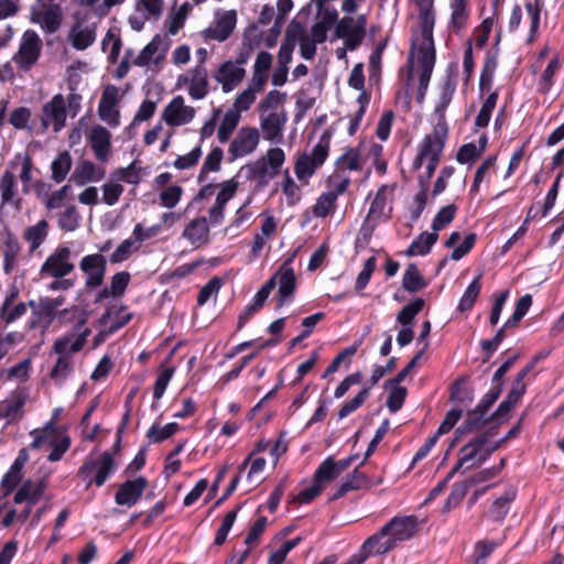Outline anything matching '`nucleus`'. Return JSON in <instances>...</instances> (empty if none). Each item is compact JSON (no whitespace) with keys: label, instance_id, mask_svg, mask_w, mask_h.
Returning a JSON list of instances; mask_svg holds the SVG:
<instances>
[{"label":"nucleus","instance_id":"1","mask_svg":"<svg viewBox=\"0 0 564 564\" xmlns=\"http://www.w3.org/2000/svg\"><path fill=\"white\" fill-rule=\"evenodd\" d=\"M412 44L409 56V79L419 80L417 97L423 98L435 65L433 29L434 0H412Z\"/></svg>","mask_w":564,"mask_h":564},{"label":"nucleus","instance_id":"2","mask_svg":"<svg viewBox=\"0 0 564 564\" xmlns=\"http://www.w3.org/2000/svg\"><path fill=\"white\" fill-rule=\"evenodd\" d=\"M448 128L446 122H435L433 131L426 134L419 144L417 154L413 161V167L419 170L426 169L429 176L433 174L443 152L447 139Z\"/></svg>","mask_w":564,"mask_h":564},{"label":"nucleus","instance_id":"3","mask_svg":"<svg viewBox=\"0 0 564 564\" xmlns=\"http://www.w3.org/2000/svg\"><path fill=\"white\" fill-rule=\"evenodd\" d=\"M31 436L33 437L32 448L51 451L47 456L50 462H58L70 446L67 432L59 426H54V423H46L42 429L32 431Z\"/></svg>","mask_w":564,"mask_h":564},{"label":"nucleus","instance_id":"4","mask_svg":"<svg viewBox=\"0 0 564 564\" xmlns=\"http://www.w3.org/2000/svg\"><path fill=\"white\" fill-rule=\"evenodd\" d=\"M393 186L381 185L370 202L369 210L360 227L359 234L365 240H369L375 229L387 221L392 212Z\"/></svg>","mask_w":564,"mask_h":564},{"label":"nucleus","instance_id":"5","mask_svg":"<svg viewBox=\"0 0 564 564\" xmlns=\"http://www.w3.org/2000/svg\"><path fill=\"white\" fill-rule=\"evenodd\" d=\"M332 134L323 132L311 153L300 155L294 164V173L299 181L308 183L310 178L324 164L330 148Z\"/></svg>","mask_w":564,"mask_h":564},{"label":"nucleus","instance_id":"6","mask_svg":"<svg viewBox=\"0 0 564 564\" xmlns=\"http://www.w3.org/2000/svg\"><path fill=\"white\" fill-rule=\"evenodd\" d=\"M115 470L113 455L109 452H104L98 455H89L79 467L77 475L87 482V487L91 484L101 487Z\"/></svg>","mask_w":564,"mask_h":564},{"label":"nucleus","instance_id":"7","mask_svg":"<svg viewBox=\"0 0 564 564\" xmlns=\"http://www.w3.org/2000/svg\"><path fill=\"white\" fill-rule=\"evenodd\" d=\"M91 12L77 11L74 13V23L70 26L67 41L76 51H85L90 47L97 39L98 22L90 21Z\"/></svg>","mask_w":564,"mask_h":564},{"label":"nucleus","instance_id":"8","mask_svg":"<svg viewBox=\"0 0 564 564\" xmlns=\"http://www.w3.org/2000/svg\"><path fill=\"white\" fill-rule=\"evenodd\" d=\"M75 269L70 248L63 243L57 246L42 263L39 276L41 280L48 278H66Z\"/></svg>","mask_w":564,"mask_h":564},{"label":"nucleus","instance_id":"9","mask_svg":"<svg viewBox=\"0 0 564 564\" xmlns=\"http://www.w3.org/2000/svg\"><path fill=\"white\" fill-rule=\"evenodd\" d=\"M487 443V437L482 435L462 447L458 460L452 470L454 473L458 470L465 473L481 465L496 448Z\"/></svg>","mask_w":564,"mask_h":564},{"label":"nucleus","instance_id":"10","mask_svg":"<svg viewBox=\"0 0 564 564\" xmlns=\"http://www.w3.org/2000/svg\"><path fill=\"white\" fill-rule=\"evenodd\" d=\"M175 88L185 90L193 100L204 99L209 93L208 72L205 65H195L178 75Z\"/></svg>","mask_w":564,"mask_h":564},{"label":"nucleus","instance_id":"11","mask_svg":"<svg viewBox=\"0 0 564 564\" xmlns=\"http://www.w3.org/2000/svg\"><path fill=\"white\" fill-rule=\"evenodd\" d=\"M261 140L260 131L253 126H242L231 138L227 153L230 162L251 155Z\"/></svg>","mask_w":564,"mask_h":564},{"label":"nucleus","instance_id":"12","mask_svg":"<svg viewBox=\"0 0 564 564\" xmlns=\"http://www.w3.org/2000/svg\"><path fill=\"white\" fill-rule=\"evenodd\" d=\"M31 21L39 24L45 33H55L63 21V9L59 4L39 0L31 8Z\"/></svg>","mask_w":564,"mask_h":564},{"label":"nucleus","instance_id":"13","mask_svg":"<svg viewBox=\"0 0 564 564\" xmlns=\"http://www.w3.org/2000/svg\"><path fill=\"white\" fill-rule=\"evenodd\" d=\"M248 56L240 54L236 61H226L217 68L214 74L215 80L221 85L225 94L232 91L245 78L246 70L242 65Z\"/></svg>","mask_w":564,"mask_h":564},{"label":"nucleus","instance_id":"14","mask_svg":"<svg viewBox=\"0 0 564 564\" xmlns=\"http://www.w3.org/2000/svg\"><path fill=\"white\" fill-rule=\"evenodd\" d=\"M121 97L119 89L113 85L106 86L100 97L97 113L109 128L116 129L120 126L119 102Z\"/></svg>","mask_w":564,"mask_h":564},{"label":"nucleus","instance_id":"15","mask_svg":"<svg viewBox=\"0 0 564 564\" xmlns=\"http://www.w3.org/2000/svg\"><path fill=\"white\" fill-rule=\"evenodd\" d=\"M42 51V41L33 30H26L20 41L19 51L13 61L23 70L30 69L39 59Z\"/></svg>","mask_w":564,"mask_h":564},{"label":"nucleus","instance_id":"16","mask_svg":"<svg viewBox=\"0 0 564 564\" xmlns=\"http://www.w3.org/2000/svg\"><path fill=\"white\" fill-rule=\"evenodd\" d=\"M167 45L160 35H155L133 59V65L151 72H159L165 61Z\"/></svg>","mask_w":564,"mask_h":564},{"label":"nucleus","instance_id":"17","mask_svg":"<svg viewBox=\"0 0 564 564\" xmlns=\"http://www.w3.org/2000/svg\"><path fill=\"white\" fill-rule=\"evenodd\" d=\"M236 24L237 13L235 10H218L215 12L210 25L202 31V36L208 41L224 42L231 35Z\"/></svg>","mask_w":564,"mask_h":564},{"label":"nucleus","instance_id":"18","mask_svg":"<svg viewBox=\"0 0 564 564\" xmlns=\"http://www.w3.org/2000/svg\"><path fill=\"white\" fill-rule=\"evenodd\" d=\"M86 142L89 145L95 159L106 164L111 156V132L101 124H93L86 131Z\"/></svg>","mask_w":564,"mask_h":564},{"label":"nucleus","instance_id":"19","mask_svg":"<svg viewBox=\"0 0 564 564\" xmlns=\"http://www.w3.org/2000/svg\"><path fill=\"white\" fill-rule=\"evenodd\" d=\"M269 281H273V289L278 285L279 307L292 302L296 290V276L290 261L283 262Z\"/></svg>","mask_w":564,"mask_h":564},{"label":"nucleus","instance_id":"20","mask_svg":"<svg viewBox=\"0 0 564 564\" xmlns=\"http://www.w3.org/2000/svg\"><path fill=\"white\" fill-rule=\"evenodd\" d=\"M194 107L186 105L183 96H175L164 108L162 120L170 127L188 124L195 118Z\"/></svg>","mask_w":564,"mask_h":564},{"label":"nucleus","instance_id":"21","mask_svg":"<svg viewBox=\"0 0 564 564\" xmlns=\"http://www.w3.org/2000/svg\"><path fill=\"white\" fill-rule=\"evenodd\" d=\"M79 269L85 274L87 288H99L105 280L107 259L101 253H93L82 258Z\"/></svg>","mask_w":564,"mask_h":564},{"label":"nucleus","instance_id":"22","mask_svg":"<svg viewBox=\"0 0 564 564\" xmlns=\"http://www.w3.org/2000/svg\"><path fill=\"white\" fill-rule=\"evenodd\" d=\"M66 100L62 94L44 104L42 109V124L45 128L51 127L55 132L61 131L66 123Z\"/></svg>","mask_w":564,"mask_h":564},{"label":"nucleus","instance_id":"23","mask_svg":"<svg viewBox=\"0 0 564 564\" xmlns=\"http://www.w3.org/2000/svg\"><path fill=\"white\" fill-rule=\"evenodd\" d=\"M288 120V112H279V115L273 116H259V131L263 140L273 144L281 143Z\"/></svg>","mask_w":564,"mask_h":564},{"label":"nucleus","instance_id":"24","mask_svg":"<svg viewBox=\"0 0 564 564\" xmlns=\"http://www.w3.org/2000/svg\"><path fill=\"white\" fill-rule=\"evenodd\" d=\"M89 335L90 329L82 325L77 332H72L56 338L53 349L57 355L72 357L73 354H76L84 348Z\"/></svg>","mask_w":564,"mask_h":564},{"label":"nucleus","instance_id":"25","mask_svg":"<svg viewBox=\"0 0 564 564\" xmlns=\"http://www.w3.org/2000/svg\"><path fill=\"white\" fill-rule=\"evenodd\" d=\"M105 175L106 169L101 163L96 164L91 160L85 159L76 164L69 181L76 186H84L89 183L100 182Z\"/></svg>","mask_w":564,"mask_h":564},{"label":"nucleus","instance_id":"26","mask_svg":"<svg viewBox=\"0 0 564 564\" xmlns=\"http://www.w3.org/2000/svg\"><path fill=\"white\" fill-rule=\"evenodd\" d=\"M317 21L312 25L306 36L315 42L324 43L328 31L334 26L338 19V12L334 7H316Z\"/></svg>","mask_w":564,"mask_h":564},{"label":"nucleus","instance_id":"27","mask_svg":"<svg viewBox=\"0 0 564 564\" xmlns=\"http://www.w3.org/2000/svg\"><path fill=\"white\" fill-rule=\"evenodd\" d=\"M417 519L413 516L393 518L384 525V531H388L395 546L409 539H411L417 531Z\"/></svg>","mask_w":564,"mask_h":564},{"label":"nucleus","instance_id":"28","mask_svg":"<svg viewBox=\"0 0 564 564\" xmlns=\"http://www.w3.org/2000/svg\"><path fill=\"white\" fill-rule=\"evenodd\" d=\"M148 486L144 477L140 476L131 480L124 481L118 489L115 500L119 506H134Z\"/></svg>","mask_w":564,"mask_h":564},{"label":"nucleus","instance_id":"29","mask_svg":"<svg viewBox=\"0 0 564 564\" xmlns=\"http://www.w3.org/2000/svg\"><path fill=\"white\" fill-rule=\"evenodd\" d=\"M47 484L44 479L26 480L15 492L13 501L15 505L24 503V507H32L42 498Z\"/></svg>","mask_w":564,"mask_h":564},{"label":"nucleus","instance_id":"30","mask_svg":"<svg viewBox=\"0 0 564 564\" xmlns=\"http://www.w3.org/2000/svg\"><path fill=\"white\" fill-rule=\"evenodd\" d=\"M286 160L285 152L280 147L269 148L259 160L260 172L263 175L274 177L280 172Z\"/></svg>","mask_w":564,"mask_h":564},{"label":"nucleus","instance_id":"31","mask_svg":"<svg viewBox=\"0 0 564 564\" xmlns=\"http://www.w3.org/2000/svg\"><path fill=\"white\" fill-rule=\"evenodd\" d=\"M209 226L205 217L192 219L182 232V237L192 246L199 247L208 241Z\"/></svg>","mask_w":564,"mask_h":564},{"label":"nucleus","instance_id":"32","mask_svg":"<svg viewBox=\"0 0 564 564\" xmlns=\"http://www.w3.org/2000/svg\"><path fill=\"white\" fill-rule=\"evenodd\" d=\"M286 93L280 90H270L258 104L257 110L259 116L279 115V112H288L284 108L286 101Z\"/></svg>","mask_w":564,"mask_h":564},{"label":"nucleus","instance_id":"33","mask_svg":"<svg viewBox=\"0 0 564 564\" xmlns=\"http://www.w3.org/2000/svg\"><path fill=\"white\" fill-rule=\"evenodd\" d=\"M458 72V65L457 63H452L448 66V79L444 85V88L442 90V94L440 96V101L437 106L435 107V116H436V122H446L445 121V110L447 106L451 104L453 95L456 89V82L452 78V75H456Z\"/></svg>","mask_w":564,"mask_h":564},{"label":"nucleus","instance_id":"34","mask_svg":"<svg viewBox=\"0 0 564 564\" xmlns=\"http://www.w3.org/2000/svg\"><path fill=\"white\" fill-rule=\"evenodd\" d=\"M339 171H362L365 167L364 152L360 142L356 147H348L336 160Z\"/></svg>","mask_w":564,"mask_h":564},{"label":"nucleus","instance_id":"35","mask_svg":"<svg viewBox=\"0 0 564 564\" xmlns=\"http://www.w3.org/2000/svg\"><path fill=\"white\" fill-rule=\"evenodd\" d=\"M359 467L360 464L354 469V471L341 479L348 491L369 489L383 482V476L375 478L368 477L365 473L359 470Z\"/></svg>","mask_w":564,"mask_h":564},{"label":"nucleus","instance_id":"36","mask_svg":"<svg viewBox=\"0 0 564 564\" xmlns=\"http://www.w3.org/2000/svg\"><path fill=\"white\" fill-rule=\"evenodd\" d=\"M360 145L364 152L365 164L370 162L377 172L383 174L387 170V163L382 159V145L372 140H364L360 142Z\"/></svg>","mask_w":564,"mask_h":564},{"label":"nucleus","instance_id":"37","mask_svg":"<svg viewBox=\"0 0 564 564\" xmlns=\"http://www.w3.org/2000/svg\"><path fill=\"white\" fill-rule=\"evenodd\" d=\"M0 193L2 205H14L15 207L20 204L18 184L15 176L12 172L6 171L0 178Z\"/></svg>","mask_w":564,"mask_h":564},{"label":"nucleus","instance_id":"38","mask_svg":"<svg viewBox=\"0 0 564 564\" xmlns=\"http://www.w3.org/2000/svg\"><path fill=\"white\" fill-rule=\"evenodd\" d=\"M218 121L217 139L219 143H226L230 140L234 131L241 121V116L230 109H227L225 112L221 111V116Z\"/></svg>","mask_w":564,"mask_h":564},{"label":"nucleus","instance_id":"39","mask_svg":"<svg viewBox=\"0 0 564 564\" xmlns=\"http://www.w3.org/2000/svg\"><path fill=\"white\" fill-rule=\"evenodd\" d=\"M488 138L486 134L480 135L477 143L470 142L459 148L456 160L460 164L474 163L486 150Z\"/></svg>","mask_w":564,"mask_h":564},{"label":"nucleus","instance_id":"40","mask_svg":"<svg viewBox=\"0 0 564 564\" xmlns=\"http://www.w3.org/2000/svg\"><path fill=\"white\" fill-rule=\"evenodd\" d=\"M26 454L22 451L19 456L14 459L9 470L4 474L1 479V487L8 494L12 491L22 479V469L26 462Z\"/></svg>","mask_w":564,"mask_h":564},{"label":"nucleus","instance_id":"41","mask_svg":"<svg viewBox=\"0 0 564 564\" xmlns=\"http://www.w3.org/2000/svg\"><path fill=\"white\" fill-rule=\"evenodd\" d=\"M516 489L513 487L507 488L503 494L498 497L488 510V516L494 521H501L509 512L510 505L516 498Z\"/></svg>","mask_w":564,"mask_h":564},{"label":"nucleus","instance_id":"42","mask_svg":"<svg viewBox=\"0 0 564 564\" xmlns=\"http://www.w3.org/2000/svg\"><path fill=\"white\" fill-rule=\"evenodd\" d=\"M357 102L358 108L354 112L340 119V122L346 123L347 132L349 135H354L361 126L366 108L369 102V98L365 91L359 94Z\"/></svg>","mask_w":564,"mask_h":564},{"label":"nucleus","instance_id":"43","mask_svg":"<svg viewBox=\"0 0 564 564\" xmlns=\"http://www.w3.org/2000/svg\"><path fill=\"white\" fill-rule=\"evenodd\" d=\"M369 549L372 555H381L390 552L395 547L392 539L388 531H384V527L381 530L365 541V549Z\"/></svg>","mask_w":564,"mask_h":564},{"label":"nucleus","instance_id":"44","mask_svg":"<svg viewBox=\"0 0 564 564\" xmlns=\"http://www.w3.org/2000/svg\"><path fill=\"white\" fill-rule=\"evenodd\" d=\"M48 235V223L44 219L37 221L35 225L30 226L24 231V239L29 243V250L33 253L36 249H39L44 241L46 240Z\"/></svg>","mask_w":564,"mask_h":564},{"label":"nucleus","instance_id":"45","mask_svg":"<svg viewBox=\"0 0 564 564\" xmlns=\"http://www.w3.org/2000/svg\"><path fill=\"white\" fill-rule=\"evenodd\" d=\"M437 239L438 235L436 232L424 231L412 241L405 254L408 257L425 256L431 251V248L435 245Z\"/></svg>","mask_w":564,"mask_h":564},{"label":"nucleus","instance_id":"46","mask_svg":"<svg viewBox=\"0 0 564 564\" xmlns=\"http://www.w3.org/2000/svg\"><path fill=\"white\" fill-rule=\"evenodd\" d=\"M73 165L72 155L68 151L59 152L51 163L52 180L62 183L66 180Z\"/></svg>","mask_w":564,"mask_h":564},{"label":"nucleus","instance_id":"47","mask_svg":"<svg viewBox=\"0 0 564 564\" xmlns=\"http://www.w3.org/2000/svg\"><path fill=\"white\" fill-rule=\"evenodd\" d=\"M481 291V273H478L474 280L468 284L465 292L463 293L457 311L460 313L469 312L476 303L477 297Z\"/></svg>","mask_w":564,"mask_h":564},{"label":"nucleus","instance_id":"48","mask_svg":"<svg viewBox=\"0 0 564 564\" xmlns=\"http://www.w3.org/2000/svg\"><path fill=\"white\" fill-rule=\"evenodd\" d=\"M224 159V151L219 147H214L206 155L199 174L197 176L198 183H204L207 178V174L210 172H218L221 167V161Z\"/></svg>","mask_w":564,"mask_h":564},{"label":"nucleus","instance_id":"49","mask_svg":"<svg viewBox=\"0 0 564 564\" xmlns=\"http://www.w3.org/2000/svg\"><path fill=\"white\" fill-rule=\"evenodd\" d=\"M427 285L423 274L414 263H410L402 278V286L410 293L417 292Z\"/></svg>","mask_w":564,"mask_h":564},{"label":"nucleus","instance_id":"50","mask_svg":"<svg viewBox=\"0 0 564 564\" xmlns=\"http://www.w3.org/2000/svg\"><path fill=\"white\" fill-rule=\"evenodd\" d=\"M339 476L338 469L335 466V459L328 456L324 459L314 473V480L319 484L324 489Z\"/></svg>","mask_w":564,"mask_h":564},{"label":"nucleus","instance_id":"51","mask_svg":"<svg viewBox=\"0 0 564 564\" xmlns=\"http://www.w3.org/2000/svg\"><path fill=\"white\" fill-rule=\"evenodd\" d=\"M449 8V26L455 31H459L467 24L468 21L469 11L467 8V0H451Z\"/></svg>","mask_w":564,"mask_h":564},{"label":"nucleus","instance_id":"52","mask_svg":"<svg viewBox=\"0 0 564 564\" xmlns=\"http://www.w3.org/2000/svg\"><path fill=\"white\" fill-rule=\"evenodd\" d=\"M21 251L20 243L18 239L11 235H9L4 241V250H3V271L4 273H11L18 262V258Z\"/></svg>","mask_w":564,"mask_h":564},{"label":"nucleus","instance_id":"53","mask_svg":"<svg viewBox=\"0 0 564 564\" xmlns=\"http://www.w3.org/2000/svg\"><path fill=\"white\" fill-rule=\"evenodd\" d=\"M82 216L74 204L65 206L58 215V226L64 231H75L80 225Z\"/></svg>","mask_w":564,"mask_h":564},{"label":"nucleus","instance_id":"54","mask_svg":"<svg viewBox=\"0 0 564 564\" xmlns=\"http://www.w3.org/2000/svg\"><path fill=\"white\" fill-rule=\"evenodd\" d=\"M254 453H250L240 466V470H243L249 464L250 468L247 474V481L251 485L258 484L262 473L264 471L267 462L263 457H254Z\"/></svg>","mask_w":564,"mask_h":564},{"label":"nucleus","instance_id":"55","mask_svg":"<svg viewBox=\"0 0 564 564\" xmlns=\"http://www.w3.org/2000/svg\"><path fill=\"white\" fill-rule=\"evenodd\" d=\"M73 372L72 357L58 355L55 366L51 371V378L56 384H62Z\"/></svg>","mask_w":564,"mask_h":564},{"label":"nucleus","instance_id":"56","mask_svg":"<svg viewBox=\"0 0 564 564\" xmlns=\"http://www.w3.org/2000/svg\"><path fill=\"white\" fill-rule=\"evenodd\" d=\"M70 196L72 187L70 185L66 184L61 188L47 194L44 197V205L47 209H58L67 206L66 202L70 198Z\"/></svg>","mask_w":564,"mask_h":564},{"label":"nucleus","instance_id":"57","mask_svg":"<svg viewBox=\"0 0 564 564\" xmlns=\"http://www.w3.org/2000/svg\"><path fill=\"white\" fill-rule=\"evenodd\" d=\"M256 99L257 93H254V89L246 88L236 96L231 107L228 109L242 116V112L248 111L252 107Z\"/></svg>","mask_w":564,"mask_h":564},{"label":"nucleus","instance_id":"58","mask_svg":"<svg viewBox=\"0 0 564 564\" xmlns=\"http://www.w3.org/2000/svg\"><path fill=\"white\" fill-rule=\"evenodd\" d=\"M336 202L335 195L328 194L327 192L322 193L313 206V216L316 218H325L334 212Z\"/></svg>","mask_w":564,"mask_h":564},{"label":"nucleus","instance_id":"59","mask_svg":"<svg viewBox=\"0 0 564 564\" xmlns=\"http://www.w3.org/2000/svg\"><path fill=\"white\" fill-rule=\"evenodd\" d=\"M180 430V425L175 422L167 423L163 426L153 424L148 431V437L153 443H161L173 436Z\"/></svg>","mask_w":564,"mask_h":564},{"label":"nucleus","instance_id":"60","mask_svg":"<svg viewBox=\"0 0 564 564\" xmlns=\"http://www.w3.org/2000/svg\"><path fill=\"white\" fill-rule=\"evenodd\" d=\"M281 189L286 197L288 205L293 206L301 199V188L292 178L289 170L284 171V177L281 183Z\"/></svg>","mask_w":564,"mask_h":564},{"label":"nucleus","instance_id":"61","mask_svg":"<svg viewBox=\"0 0 564 564\" xmlns=\"http://www.w3.org/2000/svg\"><path fill=\"white\" fill-rule=\"evenodd\" d=\"M457 212V207L454 204L442 207L432 221V231L438 235V231L449 225Z\"/></svg>","mask_w":564,"mask_h":564},{"label":"nucleus","instance_id":"62","mask_svg":"<svg viewBox=\"0 0 564 564\" xmlns=\"http://www.w3.org/2000/svg\"><path fill=\"white\" fill-rule=\"evenodd\" d=\"M139 249L138 242H134L132 238L124 239L110 254L109 260L111 263H121L129 259Z\"/></svg>","mask_w":564,"mask_h":564},{"label":"nucleus","instance_id":"63","mask_svg":"<svg viewBox=\"0 0 564 564\" xmlns=\"http://www.w3.org/2000/svg\"><path fill=\"white\" fill-rule=\"evenodd\" d=\"M424 301L422 299L414 300L413 302L402 307L397 316V321L402 326H411L413 318L422 311Z\"/></svg>","mask_w":564,"mask_h":564},{"label":"nucleus","instance_id":"64","mask_svg":"<svg viewBox=\"0 0 564 564\" xmlns=\"http://www.w3.org/2000/svg\"><path fill=\"white\" fill-rule=\"evenodd\" d=\"M223 286V280L218 276L212 278L199 291L197 304L203 306L210 299L216 297Z\"/></svg>","mask_w":564,"mask_h":564}]
</instances>
